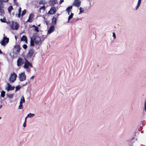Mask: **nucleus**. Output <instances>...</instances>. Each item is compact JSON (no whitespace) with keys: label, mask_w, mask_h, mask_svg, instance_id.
<instances>
[{"label":"nucleus","mask_w":146,"mask_h":146,"mask_svg":"<svg viewBox=\"0 0 146 146\" xmlns=\"http://www.w3.org/2000/svg\"><path fill=\"white\" fill-rule=\"evenodd\" d=\"M21 87V86L19 85L15 87V91L17 92V91L18 90H19L20 88Z\"/></svg>","instance_id":"30"},{"label":"nucleus","mask_w":146,"mask_h":146,"mask_svg":"<svg viewBox=\"0 0 146 146\" xmlns=\"http://www.w3.org/2000/svg\"><path fill=\"white\" fill-rule=\"evenodd\" d=\"M2 105H0V109H1L2 107Z\"/></svg>","instance_id":"46"},{"label":"nucleus","mask_w":146,"mask_h":146,"mask_svg":"<svg viewBox=\"0 0 146 146\" xmlns=\"http://www.w3.org/2000/svg\"><path fill=\"white\" fill-rule=\"evenodd\" d=\"M73 15L74 14L71 12V15L69 16L68 17V21H67V22L68 23L69 22V21L70 20V19H71L72 18Z\"/></svg>","instance_id":"22"},{"label":"nucleus","mask_w":146,"mask_h":146,"mask_svg":"<svg viewBox=\"0 0 146 146\" xmlns=\"http://www.w3.org/2000/svg\"><path fill=\"white\" fill-rule=\"evenodd\" d=\"M80 9V12L79 13V14H80L81 13H83L84 11V10L83 8H82L81 7H80L79 8Z\"/></svg>","instance_id":"28"},{"label":"nucleus","mask_w":146,"mask_h":146,"mask_svg":"<svg viewBox=\"0 0 146 146\" xmlns=\"http://www.w3.org/2000/svg\"><path fill=\"white\" fill-rule=\"evenodd\" d=\"M32 27L34 28V31H35L37 33H38L39 32L38 28L37 26H35V25H33Z\"/></svg>","instance_id":"20"},{"label":"nucleus","mask_w":146,"mask_h":146,"mask_svg":"<svg viewBox=\"0 0 146 146\" xmlns=\"http://www.w3.org/2000/svg\"><path fill=\"white\" fill-rule=\"evenodd\" d=\"M59 15V14H58V13L57 14V17H58V16Z\"/></svg>","instance_id":"47"},{"label":"nucleus","mask_w":146,"mask_h":146,"mask_svg":"<svg viewBox=\"0 0 146 146\" xmlns=\"http://www.w3.org/2000/svg\"><path fill=\"white\" fill-rule=\"evenodd\" d=\"M45 9V7L44 5L41 7L39 9L40 12V13H43L44 12Z\"/></svg>","instance_id":"17"},{"label":"nucleus","mask_w":146,"mask_h":146,"mask_svg":"<svg viewBox=\"0 0 146 146\" xmlns=\"http://www.w3.org/2000/svg\"><path fill=\"white\" fill-rule=\"evenodd\" d=\"M35 115V114H34L31 113H30L27 115V116H26V118L32 117H33Z\"/></svg>","instance_id":"24"},{"label":"nucleus","mask_w":146,"mask_h":146,"mask_svg":"<svg viewBox=\"0 0 146 146\" xmlns=\"http://www.w3.org/2000/svg\"><path fill=\"white\" fill-rule=\"evenodd\" d=\"M46 3V1L45 0H40L39 2V3L40 5H44Z\"/></svg>","instance_id":"25"},{"label":"nucleus","mask_w":146,"mask_h":146,"mask_svg":"<svg viewBox=\"0 0 146 146\" xmlns=\"http://www.w3.org/2000/svg\"><path fill=\"white\" fill-rule=\"evenodd\" d=\"M142 0H138L137 5L135 7V9L137 10L141 5Z\"/></svg>","instance_id":"16"},{"label":"nucleus","mask_w":146,"mask_h":146,"mask_svg":"<svg viewBox=\"0 0 146 146\" xmlns=\"http://www.w3.org/2000/svg\"><path fill=\"white\" fill-rule=\"evenodd\" d=\"M81 2L79 0H75L73 4V6L79 7L81 5Z\"/></svg>","instance_id":"11"},{"label":"nucleus","mask_w":146,"mask_h":146,"mask_svg":"<svg viewBox=\"0 0 146 146\" xmlns=\"http://www.w3.org/2000/svg\"><path fill=\"white\" fill-rule=\"evenodd\" d=\"M27 118H26V117L25 118V121L26 122V121H27Z\"/></svg>","instance_id":"44"},{"label":"nucleus","mask_w":146,"mask_h":146,"mask_svg":"<svg viewBox=\"0 0 146 146\" xmlns=\"http://www.w3.org/2000/svg\"><path fill=\"white\" fill-rule=\"evenodd\" d=\"M23 47L25 49H26L27 48V46L26 44H24L23 46Z\"/></svg>","instance_id":"37"},{"label":"nucleus","mask_w":146,"mask_h":146,"mask_svg":"<svg viewBox=\"0 0 146 146\" xmlns=\"http://www.w3.org/2000/svg\"><path fill=\"white\" fill-rule=\"evenodd\" d=\"M64 0H60L59 3L60 4H61L62 3L64 2Z\"/></svg>","instance_id":"41"},{"label":"nucleus","mask_w":146,"mask_h":146,"mask_svg":"<svg viewBox=\"0 0 146 146\" xmlns=\"http://www.w3.org/2000/svg\"><path fill=\"white\" fill-rule=\"evenodd\" d=\"M13 9V8L12 6H10L8 8V11L9 13H10V14H11V11Z\"/></svg>","instance_id":"27"},{"label":"nucleus","mask_w":146,"mask_h":146,"mask_svg":"<svg viewBox=\"0 0 146 146\" xmlns=\"http://www.w3.org/2000/svg\"><path fill=\"white\" fill-rule=\"evenodd\" d=\"M21 48L20 46L17 45L15 46L13 48V52L17 55L19 54Z\"/></svg>","instance_id":"8"},{"label":"nucleus","mask_w":146,"mask_h":146,"mask_svg":"<svg viewBox=\"0 0 146 146\" xmlns=\"http://www.w3.org/2000/svg\"><path fill=\"white\" fill-rule=\"evenodd\" d=\"M0 20L2 22L5 23L6 22L5 21L6 20L5 18H3V19H1Z\"/></svg>","instance_id":"35"},{"label":"nucleus","mask_w":146,"mask_h":146,"mask_svg":"<svg viewBox=\"0 0 146 146\" xmlns=\"http://www.w3.org/2000/svg\"><path fill=\"white\" fill-rule=\"evenodd\" d=\"M34 53V50L32 49L29 50L26 56L27 58L29 60L30 59L33 60V56Z\"/></svg>","instance_id":"6"},{"label":"nucleus","mask_w":146,"mask_h":146,"mask_svg":"<svg viewBox=\"0 0 146 146\" xmlns=\"http://www.w3.org/2000/svg\"><path fill=\"white\" fill-rule=\"evenodd\" d=\"M14 94H7V97L9 98H13L14 96Z\"/></svg>","instance_id":"26"},{"label":"nucleus","mask_w":146,"mask_h":146,"mask_svg":"<svg viewBox=\"0 0 146 146\" xmlns=\"http://www.w3.org/2000/svg\"><path fill=\"white\" fill-rule=\"evenodd\" d=\"M19 109H22L23 108V105L22 104H21L20 103V105L18 108Z\"/></svg>","instance_id":"32"},{"label":"nucleus","mask_w":146,"mask_h":146,"mask_svg":"<svg viewBox=\"0 0 146 146\" xmlns=\"http://www.w3.org/2000/svg\"><path fill=\"white\" fill-rule=\"evenodd\" d=\"M34 77H35L34 76H32L31 77L30 79H34Z\"/></svg>","instance_id":"42"},{"label":"nucleus","mask_w":146,"mask_h":146,"mask_svg":"<svg viewBox=\"0 0 146 146\" xmlns=\"http://www.w3.org/2000/svg\"><path fill=\"white\" fill-rule=\"evenodd\" d=\"M17 75L14 72L11 73L9 78V81L10 83H13L16 80Z\"/></svg>","instance_id":"4"},{"label":"nucleus","mask_w":146,"mask_h":146,"mask_svg":"<svg viewBox=\"0 0 146 146\" xmlns=\"http://www.w3.org/2000/svg\"><path fill=\"white\" fill-rule=\"evenodd\" d=\"M72 6H70L68 7L66 9V11H67L68 12V14H70V12L71 11V9L72 8Z\"/></svg>","instance_id":"19"},{"label":"nucleus","mask_w":146,"mask_h":146,"mask_svg":"<svg viewBox=\"0 0 146 146\" xmlns=\"http://www.w3.org/2000/svg\"><path fill=\"white\" fill-rule=\"evenodd\" d=\"M5 34H3V40L0 42V43L3 46H5L9 42V38L5 36Z\"/></svg>","instance_id":"5"},{"label":"nucleus","mask_w":146,"mask_h":146,"mask_svg":"<svg viewBox=\"0 0 146 146\" xmlns=\"http://www.w3.org/2000/svg\"><path fill=\"white\" fill-rule=\"evenodd\" d=\"M9 0H0V3L6 2L8 1Z\"/></svg>","instance_id":"36"},{"label":"nucleus","mask_w":146,"mask_h":146,"mask_svg":"<svg viewBox=\"0 0 146 146\" xmlns=\"http://www.w3.org/2000/svg\"><path fill=\"white\" fill-rule=\"evenodd\" d=\"M144 109L145 111L146 112V102H145L144 105Z\"/></svg>","instance_id":"40"},{"label":"nucleus","mask_w":146,"mask_h":146,"mask_svg":"<svg viewBox=\"0 0 146 146\" xmlns=\"http://www.w3.org/2000/svg\"><path fill=\"white\" fill-rule=\"evenodd\" d=\"M19 80L21 81H23L25 80L26 76L25 72H23L19 74Z\"/></svg>","instance_id":"7"},{"label":"nucleus","mask_w":146,"mask_h":146,"mask_svg":"<svg viewBox=\"0 0 146 146\" xmlns=\"http://www.w3.org/2000/svg\"><path fill=\"white\" fill-rule=\"evenodd\" d=\"M1 117H0V119H1Z\"/></svg>","instance_id":"49"},{"label":"nucleus","mask_w":146,"mask_h":146,"mask_svg":"<svg viewBox=\"0 0 146 146\" xmlns=\"http://www.w3.org/2000/svg\"><path fill=\"white\" fill-rule=\"evenodd\" d=\"M55 27L54 25L51 26L48 31L47 35L50 34L54 32V31Z\"/></svg>","instance_id":"13"},{"label":"nucleus","mask_w":146,"mask_h":146,"mask_svg":"<svg viewBox=\"0 0 146 146\" xmlns=\"http://www.w3.org/2000/svg\"><path fill=\"white\" fill-rule=\"evenodd\" d=\"M8 23L10 24V27L12 30H17L19 28V24L17 22H15L13 21H12L11 22H9Z\"/></svg>","instance_id":"3"},{"label":"nucleus","mask_w":146,"mask_h":146,"mask_svg":"<svg viewBox=\"0 0 146 146\" xmlns=\"http://www.w3.org/2000/svg\"><path fill=\"white\" fill-rule=\"evenodd\" d=\"M31 39L30 45L31 46H34V42L36 45L39 46L42 43L41 37L36 33L34 34L32 37H31Z\"/></svg>","instance_id":"2"},{"label":"nucleus","mask_w":146,"mask_h":146,"mask_svg":"<svg viewBox=\"0 0 146 146\" xmlns=\"http://www.w3.org/2000/svg\"><path fill=\"white\" fill-rule=\"evenodd\" d=\"M5 92L4 91H2L1 92V96L2 97H4L5 96Z\"/></svg>","instance_id":"29"},{"label":"nucleus","mask_w":146,"mask_h":146,"mask_svg":"<svg viewBox=\"0 0 146 146\" xmlns=\"http://www.w3.org/2000/svg\"><path fill=\"white\" fill-rule=\"evenodd\" d=\"M27 84H28V82H27L25 84H23V86H25V85H27Z\"/></svg>","instance_id":"43"},{"label":"nucleus","mask_w":146,"mask_h":146,"mask_svg":"<svg viewBox=\"0 0 146 146\" xmlns=\"http://www.w3.org/2000/svg\"><path fill=\"white\" fill-rule=\"evenodd\" d=\"M25 102V98L23 96H22L21 98V100L20 102V103L21 104H23V103H24Z\"/></svg>","instance_id":"23"},{"label":"nucleus","mask_w":146,"mask_h":146,"mask_svg":"<svg viewBox=\"0 0 146 146\" xmlns=\"http://www.w3.org/2000/svg\"><path fill=\"white\" fill-rule=\"evenodd\" d=\"M34 16V14L32 13L29 15L28 19L27 20V22H31L33 20V18Z\"/></svg>","instance_id":"14"},{"label":"nucleus","mask_w":146,"mask_h":146,"mask_svg":"<svg viewBox=\"0 0 146 146\" xmlns=\"http://www.w3.org/2000/svg\"><path fill=\"white\" fill-rule=\"evenodd\" d=\"M26 13V11L25 10H24L22 11V13L21 14V15L22 16H23V15H25Z\"/></svg>","instance_id":"34"},{"label":"nucleus","mask_w":146,"mask_h":146,"mask_svg":"<svg viewBox=\"0 0 146 146\" xmlns=\"http://www.w3.org/2000/svg\"><path fill=\"white\" fill-rule=\"evenodd\" d=\"M21 41H25L27 42V37L25 35L23 36L21 38Z\"/></svg>","instance_id":"21"},{"label":"nucleus","mask_w":146,"mask_h":146,"mask_svg":"<svg viewBox=\"0 0 146 146\" xmlns=\"http://www.w3.org/2000/svg\"><path fill=\"white\" fill-rule=\"evenodd\" d=\"M21 12V7H20L19 8V14H18V17L19 18L20 17V13Z\"/></svg>","instance_id":"31"},{"label":"nucleus","mask_w":146,"mask_h":146,"mask_svg":"<svg viewBox=\"0 0 146 146\" xmlns=\"http://www.w3.org/2000/svg\"><path fill=\"white\" fill-rule=\"evenodd\" d=\"M40 24H39L37 25V27H40Z\"/></svg>","instance_id":"45"},{"label":"nucleus","mask_w":146,"mask_h":146,"mask_svg":"<svg viewBox=\"0 0 146 146\" xmlns=\"http://www.w3.org/2000/svg\"><path fill=\"white\" fill-rule=\"evenodd\" d=\"M57 21V17H53L52 19V23L53 25H55Z\"/></svg>","instance_id":"18"},{"label":"nucleus","mask_w":146,"mask_h":146,"mask_svg":"<svg viewBox=\"0 0 146 146\" xmlns=\"http://www.w3.org/2000/svg\"><path fill=\"white\" fill-rule=\"evenodd\" d=\"M113 36L114 38V39H115L116 38L115 37V33L114 32H113Z\"/></svg>","instance_id":"38"},{"label":"nucleus","mask_w":146,"mask_h":146,"mask_svg":"<svg viewBox=\"0 0 146 146\" xmlns=\"http://www.w3.org/2000/svg\"><path fill=\"white\" fill-rule=\"evenodd\" d=\"M56 9L54 7H52L48 11V13L50 14H53L56 12Z\"/></svg>","instance_id":"12"},{"label":"nucleus","mask_w":146,"mask_h":146,"mask_svg":"<svg viewBox=\"0 0 146 146\" xmlns=\"http://www.w3.org/2000/svg\"><path fill=\"white\" fill-rule=\"evenodd\" d=\"M23 64V67L27 72H29L31 70L30 68L33 67L32 64L26 58H25L24 60L21 58L19 57L17 61V66L20 67Z\"/></svg>","instance_id":"1"},{"label":"nucleus","mask_w":146,"mask_h":146,"mask_svg":"<svg viewBox=\"0 0 146 146\" xmlns=\"http://www.w3.org/2000/svg\"><path fill=\"white\" fill-rule=\"evenodd\" d=\"M4 5L3 3H0V15H3L5 14L4 10Z\"/></svg>","instance_id":"10"},{"label":"nucleus","mask_w":146,"mask_h":146,"mask_svg":"<svg viewBox=\"0 0 146 146\" xmlns=\"http://www.w3.org/2000/svg\"><path fill=\"white\" fill-rule=\"evenodd\" d=\"M57 0H50L49 1V4L51 5H54L57 3Z\"/></svg>","instance_id":"15"},{"label":"nucleus","mask_w":146,"mask_h":146,"mask_svg":"<svg viewBox=\"0 0 146 146\" xmlns=\"http://www.w3.org/2000/svg\"><path fill=\"white\" fill-rule=\"evenodd\" d=\"M19 109H22L23 108V105L22 104H21L20 103V105L18 108Z\"/></svg>","instance_id":"33"},{"label":"nucleus","mask_w":146,"mask_h":146,"mask_svg":"<svg viewBox=\"0 0 146 146\" xmlns=\"http://www.w3.org/2000/svg\"><path fill=\"white\" fill-rule=\"evenodd\" d=\"M15 88V87L14 86H12L10 84L7 83V85L5 87V89L8 92L9 91L14 90Z\"/></svg>","instance_id":"9"},{"label":"nucleus","mask_w":146,"mask_h":146,"mask_svg":"<svg viewBox=\"0 0 146 146\" xmlns=\"http://www.w3.org/2000/svg\"><path fill=\"white\" fill-rule=\"evenodd\" d=\"M15 38L16 40V39H17V38H16V36H15Z\"/></svg>","instance_id":"48"},{"label":"nucleus","mask_w":146,"mask_h":146,"mask_svg":"<svg viewBox=\"0 0 146 146\" xmlns=\"http://www.w3.org/2000/svg\"><path fill=\"white\" fill-rule=\"evenodd\" d=\"M26 122L25 121L23 124V127H25L26 126Z\"/></svg>","instance_id":"39"}]
</instances>
